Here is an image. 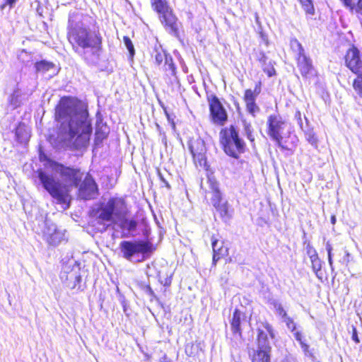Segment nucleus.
Returning a JSON list of instances; mask_svg holds the SVG:
<instances>
[{
    "label": "nucleus",
    "instance_id": "obj_26",
    "mask_svg": "<svg viewBox=\"0 0 362 362\" xmlns=\"http://www.w3.org/2000/svg\"><path fill=\"white\" fill-rule=\"evenodd\" d=\"M242 122L243 125V132L245 135L250 141H254L255 137L252 134L253 129L251 124L246 122V120H243Z\"/></svg>",
    "mask_w": 362,
    "mask_h": 362
},
{
    "label": "nucleus",
    "instance_id": "obj_22",
    "mask_svg": "<svg viewBox=\"0 0 362 362\" xmlns=\"http://www.w3.org/2000/svg\"><path fill=\"white\" fill-rule=\"evenodd\" d=\"M290 47L293 52L295 53L296 58H297L298 56L305 54V50L302 45L299 42V41L297 39L293 38L291 40Z\"/></svg>",
    "mask_w": 362,
    "mask_h": 362
},
{
    "label": "nucleus",
    "instance_id": "obj_40",
    "mask_svg": "<svg viewBox=\"0 0 362 362\" xmlns=\"http://www.w3.org/2000/svg\"><path fill=\"white\" fill-rule=\"evenodd\" d=\"M95 136H96L97 140H103L104 138L106 137L107 132H105V130H101V132H100L97 129L96 132H95Z\"/></svg>",
    "mask_w": 362,
    "mask_h": 362
},
{
    "label": "nucleus",
    "instance_id": "obj_30",
    "mask_svg": "<svg viewBox=\"0 0 362 362\" xmlns=\"http://www.w3.org/2000/svg\"><path fill=\"white\" fill-rule=\"evenodd\" d=\"M311 264H312L313 270L315 272L316 276L319 279H322V276H321L322 274L320 273L321 268H322V263H321L320 259H319L317 261L312 262Z\"/></svg>",
    "mask_w": 362,
    "mask_h": 362
},
{
    "label": "nucleus",
    "instance_id": "obj_32",
    "mask_svg": "<svg viewBox=\"0 0 362 362\" xmlns=\"http://www.w3.org/2000/svg\"><path fill=\"white\" fill-rule=\"evenodd\" d=\"M245 104L247 110L253 116L259 111V107L257 105L255 102H247L245 103Z\"/></svg>",
    "mask_w": 362,
    "mask_h": 362
},
{
    "label": "nucleus",
    "instance_id": "obj_17",
    "mask_svg": "<svg viewBox=\"0 0 362 362\" xmlns=\"http://www.w3.org/2000/svg\"><path fill=\"white\" fill-rule=\"evenodd\" d=\"M244 317L243 313H242L240 310H235L233 313L232 320H231V328L233 332V337L235 339V344L236 346L238 345L239 343H241L242 340V334L240 329V322L241 319Z\"/></svg>",
    "mask_w": 362,
    "mask_h": 362
},
{
    "label": "nucleus",
    "instance_id": "obj_4",
    "mask_svg": "<svg viewBox=\"0 0 362 362\" xmlns=\"http://www.w3.org/2000/svg\"><path fill=\"white\" fill-rule=\"evenodd\" d=\"M127 207L124 200L122 198L113 197L101 207L98 218L103 221L119 222V226L127 231H132L137 226L136 221L125 218Z\"/></svg>",
    "mask_w": 362,
    "mask_h": 362
},
{
    "label": "nucleus",
    "instance_id": "obj_54",
    "mask_svg": "<svg viewBox=\"0 0 362 362\" xmlns=\"http://www.w3.org/2000/svg\"><path fill=\"white\" fill-rule=\"evenodd\" d=\"M331 221H332V223H334L335 221H336V218H335V216H332V218H331Z\"/></svg>",
    "mask_w": 362,
    "mask_h": 362
},
{
    "label": "nucleus",
    "instance_id": "obj_11",
    "mask_svg": "<svg viewBox=\"0 0 362 362\" xmlns=\"http://www.w3.org/2000/svg\"><path fill=\"white\" fill-rule=\"evenodd\" d=\"M346 66L355 74H362V54L359 50L352 47L345 56Z\"/></svg>",
    "mask_w": 362,
    "mask_h": 362
},
{
    "label": "nucleus",
    "instance_id": "obj_45",
    "mask_svg": "<svg viewBox=\"0 0 362 362\" xmlns=\"http://www.w3.org/2000/svg\"><path fill=\"white\" fill-rule=\"evenodd\" d=\"M146 293L151 296V297H154L155 296V294H154V292L152 290V288L150 287V286H147L146 288Z\"/></svg>",
    "mask_w": 362,
    "mask_h": 362
},
{
    "label": "nucleus",
    "instance_id": "obj_9",
    "mask_svg": "<svg viewBox=\"0 0 362 362\" xmlns=\"http://www.w3.org/2000/svg\"><path fill=\"white\" fill-rule=\"evenodd\" d=\"M42 238L51 246H57L66 240V230L59 229L52 222L46 220L42 231Z\"/></svg>",
    "mask_w": 362,
    "mask_h": 362
},
{
    "label": "nucleus",
    "instance_id": "obj_18",
    "mask_svg": "<svg viewBox=\"0 0 362 362\" xmlns=\"http://www.w3.org/2000/svg\"><path fill=\"white\" fill-rule=\"evenodd\" d=\"M207 183L209 185L210 192L212 194L211 198V204L213 206H216V204L223 201L222 193L219 189V184L214 177L212 176L208 177Z\"/></svg>",
    "mask_w": 362,
    "mask_h": 362
},
{
    "label": "nucleus",
    "instance_id": "obj_16",
    "mask_svg": "<svg viewBox=\"0 0 362 362\" xmlns=\"http://www.w3.org/2000/svg\"><path fill=\"white\" fill-rule=\"evenodd\" d=\"M60 279L63 284L71 289H74L81 280L78 269L63 270L60 274Z\"/></svg>",
    "mask_w": 362,
    "mask_h": 362
},
{
    "label": "nucleus",
    "instance_id": "obj_25",
    "mask_svg": "<svg viewBox=\"0 0 362 362\" xmlns=\"http://www.w3.org/2000/svg\"><path fill=\"white\" fill-rule=\"evenodd\" d=\"M164 62V68L165 71H169L172 76H175L176 66L173 62V57L169 54Z\"/></svg>",
    "mask_w": 362,
    "mask_h": 362
},
{
    "label": "nucleus",
    "instance_id": "obj_38",
    "mask_svg": "<svg viewBox=\"0 0 362 362\" xmlns=\"http://www.w3.org/2000/svg\"><path fill=\"white\" fill-rule=\"evenodd\" d=\"M307 140L311 144H315L317 141V139L315 135V134L312 131H309L305 134Z\"/></svg>",
    "mask_w": 362,
    "mask_h": 362
},
{
    "label": "nucleus",
    "instance_id": "obj_6",
    "mask_svg": "<svg viewBox=\"0 0 362 362\" xmlns=\"http://www.w3.org/2000/svg\"><path fill=\"white\" fill-rule=\"evenodd\" d=\"M264 329H258L257 349L252 356V362H270L271 346L267 335L274 338V330L268 322L262 324Z\"/></svg>",
    "mask_w": 362,
    "mask_h": 362
},
{
    "label": "nucleus",
    "instance_id": "obj_53",
    "mask_svg": "<svg viewBox=\"0 0 362 362\" xmlns=\"http://www.w3.org/2000/svg\"><path fill=\"white\" fill-rule=\"evenodd\" d=\"M160 180L165 183V186L168 187V188H170V185L169 183L161 176V175H160Z\"/></svg>",
    "mask_w": 362,
    "mask_h": 362
},
{
    "label": "nucleus",
    "instance_id": "obj_19",
    "mask_svg": "<svg viewBox=\"0 0 362 362\" xmlns=\"http://www.w3.org/2000/svg\"><path fill=\"white\" fill-rule=\"evenodd\" d=\"M212 248L214 252L213 264H216L218 259L226 256L228 253V248L223 245V243L212 237Z\"/></svg>",
    "mask_w": 362,
    "mask_h": 362
},
{
    "label": "nucleus",
    "instance_id": "obj_1",
    "mask_svg": "<svg viewBox=\"0 0 362 362\" xmlns=\"http://www.w3.org/2000/svg\"><path fill=\"white\" fill-rule=\"evenodd\" d=\"M56 119L59 124L57 139L62 147L78 150L88 146L93 127L86 107L64 98L56 108Z\"/></svg>",
    "mask_w": 362,
    "mask_h": 362
},
{
    "label": "nucleus",
    "instance_id": "obj_51",
    "mask_svg": "<svg viewBox=\"0 0 362 362\" xmlns=\"http://www.w3.org/2000/svg\"><path fill=\"white\" fill-rule=\"evenodd\" d=\"M349 257L350 254L348 251H345V257H344V261L347 264L349 262Z\"/></svg>",
    "mask_w": 362,
    "mask_h": 362
},
{
    "label": "nucleus",
    "instance_id": "obj_12",
    "mask_svg": "<svg viewBox=\"0 0 362 362\" xmlns=\"http://www.w3.org/2000/svg\"><path fill=\"white\" fill-rule=\"evenodd\" d=\"M209 108L212 120L214 123L223 125L227 120V113L218 98L214 95L209 100Z\"/></svg>",
    "mask_w": 362,
    "mask_h": 362
},
{
    "label": "nucleus",
    "instance_id": "obj_5",
    "mask_svg": "<svg viewBox=\"0 0 362 362\" xmlns=\"http://www.w3.org/2000/svg\"><path fill=\"white\" fill-rule=\"evenodd\" d=\"M151 6L159 14V18L166 30L170 34L177 36L179 33V23L173 14L166 0H151Z\"/></svg>",
    "mask_w": 362,
    "mask_h": 362
},
{
    "label": "nucleus",
    "instance_id": "obj_34",
    "mask_svg": "<svg viewBox=\"0 0 362 362\" xmlns=\"http://www.w3.org/2000/svg\"><path fill=\"white\" fill-rule=\"evenodd\" d=\"M19 93L18 91H14L13 93L9 98L10 104L14 107H17L20 105Z\"/></svg>",
    "mask_w": 362,
    "mask_h": 362
},
{
    "label": "nucleus",
    "instance_id": "obj_39",
    "mask_svg": "<svg viewBox=\"0 0 362 362\" xmlns=\"http://www.w3.org/2000/svg\"><path fill=\"white\" fill-rule=\"evenodd\" d=\"M263 71L268 75V76L271 77L275 74V69L273 66H262Z\"/></svg>",
    "mask_w": 362,
    "mask_h": 362
},
{
    "label": "nucleus",
    "instance_id": "obj_33",
    "mask_svg": "<svg viewBox=\"0 0 362 362\" xmlns=\"http://www.w3.org/2000/svg\"><path fill=\"white\" fill-rule=\"evenodd\" d=\"M325 247H326V250L327 252L328 262H329V267H330L332 271H333L334 267H333V259H332V246L329 241L326 243Z\"/></svg>",
    "mask_w": 362,
    "mask_h": 362
},
{
    "label": "nucleus",
    "instance_id": "obj_29",
    "mask_svg": "<svg viewBox=\"0 0 362 362\" xmlns=\"http://www.w3.org/2000/svg\"><path fill=\"white\" fill-rule=\"evenodd\" d=\"M302 4L305 11L308 14L313 15L315 13V9L313 5L311 3L310 0H299Z\"/></svg>",
    "mask_w": 362,
    "mask_h": 362
},
{
    "label": "nucleus",
    "instance_id": "obj_21",
    "mask_svg": "<svg viewBox=\"0 0 362 362\" xmlns=\"http://www.w3.org/2000/svg\"><path fill=\"white\" fill-rule=\"evenodd\" d=\"M261 93V83L259 82L256 84L253 90L251 89H247L245 91L244 101L247 102H255L257 97Z\"/></svg>",
    "mask_w": 362,
    "mask_h": 362
},
{
    "label": "nucleus",
    "instance_id": "obj_14",
    "mask_svg": "<svg viewBox=\"0 0 362 362\" xmlns=\"http://www.w3.org/2000/svg\"><path fill=\"white\" fill-rule=\"evenodd\" d=\"M79 192L80 196L84 199H90L95 197L98 192V187L91 177H86L81 185Z\"/></svg>",
    "mask_w": 362,
    "mask_h": 362
},
{
    "label": "nucleus",
    "instance_id": "obj_13",
    "mask_svg": "<svg viewBox=\"0 0 362 362\" xmlns=\"http://www.w3.org/2000/svg\"><path fill=\"white\" fill-rule=\"evenodd\" d=\"M189 150L195 161H198L202 165L206 163L205 153L206 146L203 139L198 138L192 141L189 145Z\"/></svg>",
    "mask_w": 362,
    "mask_h": 362
},
{
    "label": "nucleus",
    "instance_id": "obj_41",
    "mask_svg": "<svg viewBox=\"0 0 362 362\" xmlns=\"http://www.w3.org/2000/svg\"><path fill=\"white\" fill-rule=\"evenodd\" d=\"M305 250H306L307 255L308 256L313 255H315L317 253V251L315 250V249L310 243H308L306 245Z\"/></svg>",
    "mask_w": 362,
    "mask_h": 362
},
{
    "label": "nucleus",
    "instance_id": "obj_27",
    "mask_svg": "<svg viewBox=\"0 0 362 362\" xmlns=\"http://www.w3.org/2000/svg\"><path fill=\"white\" fill-rule=\"evenodd\" d=\"M54 67V64L45 61H41L35 64V69L37 71L45 72Z\"/></svg>",
    "mask_w": 362,
    "mask_h": 362
},
{
    "label": "nucleus",
    "instance_id": "obj_3",
    "mask_svg": "<svg viewBox=\"0 0 362 362\" xmlns=\"http://www.w3.org/2000/svg\"><path fill=\"white\" fill-rule=\"evenodd\" d=\"M49 168L59 174L65 183L55 179L52 175L45 171L39 170L38 178L40 183L57 204H65L66 208H68L71 199L69 187L78 185L81 180L80 172L55 161L49 162Z\"/></svg>",
    "mask_w": 362,
    "mask_h": 362
},
{
    "label": "nucleus",
    "instance_id": "obj_15",
    "mask_svg": "<svg viewBox=\"0 0 362 362\" xmlns=\"http://www.w3.org/2000/svg\"><path fill=\"white\" fill-rule=\"evenodd\" d=\"M296 59L297 67L303 77L311 78L315 75L312 59L309 57L306 54L301 55L298 56Z\"/></svg>",
    "mask_w": 362,
    "mask_h": 362
},
{
    "label": "nucleus",
    "instance_id": "obj_48",
    "mask_svg": "<svg viewBox=\"0 0 362 362\" xmlns=\"http://www.w3.org/2000/svg\"><path fill=\"white\" fill-rule=\"evenodd\" d=\"M300 346H301V348L303 349V351L306 353L308 351V349H309V346L305 344V342H302L301 344H300Z\"/></svg>",
    "mask_w": 362,
    "mask_h": 362
},
{
    "label": "nucleus",
    "instance_id": "obj_35",
    "mask_svg": "<svg viewBox=\"0 0 362 362\" xmlns=\"http://www.w3.org/2000/svg\"><path fill=\"white\" fill-rule=\"evenodd\" d=\"M124 43L131 56H134L135 51L132 40L128 37H124Z\"/></svg>",
    "mask_w": 362,
    "mask_h": 362
},
{
    "label": "nucleus",
    "instance_id": "obj_47",
    "mask_svg": "<svg viewBox=\"0 0 362 362\" xmlns=\"http://www.w3.org/2000/svg\"><path fill=\"white\" fill-rule=\"evenodd\" d=\"M4 1H5V4L2 6V8L5 6L6 4L9 5L11 7H12L16 1V0H4Z\"/></svg>",
    "mask_w": 362,
    "mask_h": 362
},
{
    "label": "nucleus",
    "instance_id": "obj_8",
    "mask_svg": "<svg viewBox=\"0 0 362 362\" xmlns=\"http://www.w3.org/2000/svg\"><path fill=\"white\" fill-rule=\"evenodd\" d=\"M151 246L150 243L142 240H124L119 244V248L123 257L129 261L137 254H145L150 252Z\"/></svg>",
    "mask_w": 362,
    "mask_h": 362
},
{
    "label": "nucleus",
    "instance_id": "obj_50",
    "mask_svg": "<svg viewBox=\"0 0 362 362\" xmlns=\"http://www.w3.org/2000/svg\"><path fill=\"white\" fill-rule=\"evenodd\" d=\"M310 257V262L311 263L315 262V261H317V259H319L320 258L318 257V255L317 253L315 254V255H310L308 256Z\"/></svg>",
    "mask_w": 362,
    "mask_h": 362
},
{
    "label": "nucleus",
    "instance_id": "obj_42",
    "mask_svg": "<svg viewBox=\"0 0 362 362\" xmlns=\"http://www.w3.org/2000/svg\"><path fill=\"white\" fill-rule=\"evenodd\" d=\"M292 333L293 334L296 340L298 341L300 344H301L302 342H304L303 339V334L301 332L295 330L294 332H292Z\"/></svg>",
    "mask_w": 362,
    "mask_h": 362
},
{
    "label": "nucleus",
    "instance_id": "obj_24",
    "mask_svg": "<svg viewBox=\"0 0 362 362\" xmlns=\"http://www.w3.org/2000/svg\"><path fill=\"white\" fill-rule=\"evenodd\" d=\"M16 136L19 142L26 143L29 140L30 133L25 127H19L16 129Z\"/></svg>",
    "mask_w": 362,
    "mask_h": 362
},
{
    "label": "nucleus",
    "instance_id": "obj_7",
    "mask_svg": "<svg viewBox=\"0 0 362 362\" xmlns=\"http://www.w3.org/2000/svg\"><path fill=\"white\" fill-rule=\"evenodd\" d=\"M221 144L226 153L238 158L245 151V142L239 137L238 132L235 127L230 126L221 132Z\"/></svg>",
    "mask_w": 362,
    "mask_h": 362
},
{
    "label": "nucleus",
    "instance_id": "obj_28",
    "mask_svg": "<svg viewBox=\"0 0 362 362\" xmlns=\"http://www.w3.org/2000/svg\"><path fill=\"white\" fill-rule=\"evenodd\" d=\"M357 77L354 80L353 88L357 94L362 98V74H356Z\"/></svg>",
    "mask_w": 362,
    "mask_h": 362
},
{
    "label": "nucleus",
    "instance_id": "obj_2",
    "mask_svg": "<svg viewBox=\"0 0 362 362\" xmlns=\"http://www.w3.org/2000/svg\"><path fill=\"white\" fill-rule=\"evenodd\" d=\"M79 14H69L68 39L73 49L88 64L98 63L103 37L98 30H90L80 22Z\"/></svg>",
    "mask_w": 362,
    "mask_h": 362
},
{
    "label": "nucleus",
    "instance_id": "obj_43",
    "mask_svg": "<svg viewBox=\"0 0 362 362\" xmlns=\"http://www.w3.org/2000/svg\"><path fill=\"white\" fill-rule=\"evenodd\" d=\"M267 57L264 52H260L258 56V60L262 64V66L266 65Z\"/></svg>",
    "mask_w": 362,
    "mask_h": 362
},
{
    "label": "nucleus",
    "instance_id": "obj_23",
    "mask_svg": "<svg viewBox=\"0 0 362 362\" xmlns=\"http://www.w3.org/2000/svg\"><path fill=\"white\" fill-rule=\"evenodd\" d=\"M169 54L165 52L160 47H155L152 56L155 59L157 65H160Z\"/></svg>",
    "mask_w": 362,
    "mask_h": 362
},
{
    "label": "nucleus",
    "instance_id": "obj_52",
    "mask_svg": "<svg viewBox=\"0 0 362 362\" xmlns=\"http://www.w3.org/2000/svg\"><path fill=\"white\" fill-rule=\"evenodd\" d=\"M160 362H171L170 359L168 358L166 355H164L160 359Z\"/></svg>",
    "mask_w": 362,
    "mask_h": 362
},
{
    "label": "nucleus",
    "instance_id": "obj_31",
    "mask_svg": "<svg viewBox=\"0 0 362 362\" xmlns=\"http://www.w3.org/2000/svg\"><path fill=\"white\" fill-rule=\"evenodd\" d=\"M274 307L276 313L281 317L282 320L285 319L288 316L286 310L284 309L282 305L280 303L275 302L274 303Z\"/></svg>",
    "mask_w": 362,
    "mask_h": 362
},
{
    "label": "nucleus",
    "instance_id": "obj_36",
    "mask_svg": "<svg viewBox=\"0 0 362 362\" xmlns=\"http://www.w3.org/2000/svg\"><path fill=\"white\" fill-rule=\"evenodd\" d=\"M283 321L286 323L287 328L290 329L291 332H294L296 327V323L293 319L287 316L285 319L283 320Z\"/></svg>",
    "mask_w": 362,
    "mask_h": 362
},
{
    "label": "nucleus",
    "instance_id": "obj_55",
    "mask_svg": "<svg viewBox=\"0 0 362 362\" xmlns=\"http://www.w3.org/2000/svg\"><path fill=\"white\" fill-rule=\"evenodd\" d=\"M166 115L168 117V119H170L169 115L166 112Z\"/></svg>",
    "mask_w": 362,
    "mask_h": 362
},
{
    "label": "nucleus",
    "instance_id": "obj_44",
    "mask_svg": "<svg viewBox=\"0 0 362 362\" xmlns=\"http://www.w3.org/2000/svg\"><path fill=\"white\" fill-rule=\"evenodd\" d=\"M29 54L27 52L23 50L20 54L18 55V59L21 60L23 62H25V57H29Z\"/></svg>",
    "mask_w": 362,
    "mask_h": 362
},
{
    "label": "nucleus",
    "instance_id": "obj_10",
    "mask_svg": "<svg viewBox=\"0 0 362 362\" xmlns=\"http://www.w3.org/2000/svg\"><path fill=\"white\" fill-rule=\"evenodd\" d=\"M268 135L274 140L279 147H282L281 141L283 139L284 132L286 128L287 124L278 115H272L267 119Z\"/></svg>",
    "mask_w": 362,
    "mask_h": 362
},
{
    "label": "nucleus",
    "instance_id": "obj_46",
    "mask_svg": "<svg viewBox=\"0 0 362 362\" xmlns=\"http://www.w3.org/2000/svg\"><path fill=\"white\" fill-rule=\"evenodd\" d=\"M352 339L356 343H359L360 342L359 339H358V335H357L356 329L355 328H354V332H353V334H352Z\"/></svg>",
    "mask_w": 362,
    "mask_h": 362
},
{
    "label": "nucleus",
    "instance_id": "obj_37",
    "mask_svg": "<svg viewBox=\"0 0 362 362\" xmlns=\"http://www.w3.org/2000/svg\"><path fill=\"white\" fill-rule=\"evenodd\" d=\"M351 6V10L355 11L357 14L362 16V0H357L356 4L353 3Z\"/></svg>",
    "mask_w": 362,
    "mask_h": 362
},
{
    "label": "nucleus",
    "instance_id": "obj_20",
    "mask_svg": "<svg viewBox=\"0 0 362 362\" xmlns=\"http://www.w3.org/2000/svg\"><path fill=\"white\" fill-rule=\"evenodd\" d=\"M214 207L224 221H227L230 219L232 214L229 210L230 206L227 201H222L221 202L216 204Z\"/></svg>",
    "mask_w": 362,
    "mask_h": 362
},
{
    "label": "nucleus",
    "instance_id": "obj_49",
    "mask_svg": "<svg viewBox=\"0 0 362 362\" xmlns=\"http://www.w3.org/2000/svg\"><path fill=\"white\" fill-rule=\"evenodd\" d=\"M341 1L344 2L345 6L348 7L349 8H350L351 6H352L351 5L354 3L352 1V0H341Z\"/></svg>",
    "mask_w": 362,
    "mask_h": 362
}]
</instances>
